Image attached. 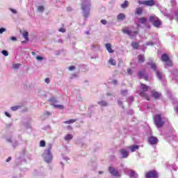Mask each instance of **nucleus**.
Returning a JSON list of instances; mask_svg holds the SVG:
<instances>
[{
    "label": "nucleus",
    "mask_w": 178,
    "mask_h": 178,
    "mask_svg": "<svg viewBox=\"0 0 178 178\" xmlns=\"http://www.w3.org/2000/svg\"><path fill=\"white\" fill-rule=\"evenodd\" d=\"M91 6V0H81V10H82V16L84 19L90 17Z\"/></svg>",
    "instance_id": "nucleus-1"
},
{
    "label": "nucleus",
    "mask_w": 178,
    "mask_h": 178,
    "mask_svg": "<svg viewBox=\"0 0 178 178\" xmlns=\"http://www.w3.org/2000/svg\"><path fill=\"white\" fill-rule=\"evenodd\" d=\"M51 149H52V144L49 143L47 145V149L44 150L42 155L46 163H51L52 162L53 156L52 152H51Z\"/></svg>",
    "instance_id": "nucleus-2"
},
{
    "label": "nucleus",
    "mask_w": 178,
    "mask_h": 178,
    "mask_svg": "<svg viewBox=\"0 0 178 178\" xmlns=\"http://www.w3.org/2000/svg\"><path fill=\"white\" fill-rule=\"evenodd\" d=\"M149 62L147 63V65L148 66H150L151 69L154 70V72H156V74L159 79V80H162L163 79V74L159 71H158V67H156V64L155 63L152 62V59H149Z\"/></svg>",
    "instance_id": "nucleus-3"
},
{
    "label": "nucleus",
    "mask_w": 178,
    "mask_h": 178,
    "mask_svg": "<svg viewBox=\"0 0 178 178\" xmlns=\"http://www.w3.org/2000/svg\"><path fill=\"white\" fill-rule=\"evenodd\" d=\"M140 89L142 90L139 92V95H140V97H143V98L147 99V101H149V95L146 93L147 91L149 90V86H147V85L142 83L140 85Z\"/></svg>",
    "instance_id": "nucleus-4"
},
{
    "label": "nucleus",
    "mask_w": 178,
    "mask_h": 178,
    "mask_svg": "<svg viewBox=\"0 0 178 178\" xmlns=\"http://www.w3.org/2000/svg\"><path fill=\"white\" fill-rule=\"evenodd\" d=\"M154 122L156 127H159V129H161V127L165 124V122L162 120V116L161 114H158L154 116Z\"/></svg>",
    "instance_id": "nucleus-5"
},
{
    "label": "nucleus",
    "mask_w": 178,
    "mask_h": 178,
    "mask_svg": "<svg viewBox=\"0 0 178 178\" xmlns=\"http://www.w3.org/2000/svg\"><path fill=\"white\" fill-rule=\"evenodd\" d=\"M161 60L162 62L165 63V65L168 67L172 66V60H170V58H169V56L166 54H163L161 56Z\"/></svg>",
    "instance_id": "nucleus-6"
},
{
    "label": "nucleus",
    "mask_w": 178,
    "mask_h": 178,
    "mask_svg": "<svg viewBox=\"0 0 178 178\" xmlns=\"http://www.w3.org/2000/svg\"><path fill=\"white\" fill-rule=\"evenodd\" d=\"M122 33L124 34H127V35H129V37H136L137 35V34H138V31H133L129 29V28H127V27L122 29Z\"/></svg>",
    "instance_id": "nucleus-7"
},
{
    "label": "nucleus",
    "mask_w": 178,
    "mask_h": 178,
    "mask_svg": "<svg viewBox=\"0 0 178 178\" xmlns=\"http://www.w3.org/2000/svg\"><path fill=\"white\" fill-rule=\"evenodd\" d=\"M146 178H159V174L156 170H150L145 175Z\"/></svg>",
    "instance_id": "nucleus-8"
},
{
    "label": "nucleus",
    "mask_w": 178,
    "mask_h": 178,
    "mask_svg": "<svg viewBox=\"0 0 178 178\" xmlns=\"http://www.w3.org/2000/svg\"><path fill=\"white\" fill-rule=\"evenodd\" d=\"M108 172L115 177H120V172H119L118 170L115 169V168L112 166L108 168Z\"/></svg>",
    "instance_id": "nucleus-9"
},
{
    "label": "nucleus",
    "mask_w": 178,
    "mask_h": 178,
    "mask_svg": "<svg viewBox=\"0 0 178 178\" xmlns=\"http://www.w3.org/2000/svg\"><path fill=\"white\" fill-rule=\"evenodd\" d=\"M148 143L150 145H156L159 143V140L155 136H150L148 138Z\"/></svg>",
    "instance_id": "nucleus-10"
},
{
    "label": "nucleus",
    "mask_w": 178,
    "mask_h": 178,
    "mask_svg": "<svg viewBox=\"0 0 178 178\" xmlns=\"http://www.w3.org/2000/svg\"><path fill=\"white\" fill-rule=\"evenodd\" d=\"M140 5H145L146 6H154L155 5V1L154 0H146L139 1Z\"/></svg>",
    "instance_id": "nucleus-11"
},
{
    "label": "nucleus",
    "mask_w": 178,
    "mask_h": 178,
    "mask_svg": "<svg viewBox=\"0 0 178 178\" xmlns=\"http://www.w3.org/2000/svg\"><path fill=\"white\" fill-rule=\"evenodd\" d=\"M120 153L121 154V158L123 159L128 158L129 156V151L126 149H122L120 150Z\"/></svg>",
    "instance_id": "nucleus-12"
},
{
    "label": "nucleus",
    "mask_w": 178,
    "mask_h": 178,
    "mask_svg": "<svg viewBox=\"0 0 178 178\" xmlns=\"http://www.w3.org/2000/svg\"><path fill=\"white\" fill-rule=\"evenodd\" d=\"M151 94L153 98H155L156 99H159V98L162 97V93L156 92L155 90H152Z\"/></svg>",
    "instance_id": "nucleus-13"
},
{
    "label": "nucleus",
    "mask_w": 178,
    "mask_h": 178,
    "mask_svg": "<svg viewBox=\"0 0 178 178\" xmlns=\"http://www.w3.org/2000/svg\"><path fill=\"white\" fill-rule=\"evenodd\" d=\"M139 77H144L145 80H148V75L145 74V70H140L138 72Z\"/></svg>",
    "instance_id": "nucleus-14"
},
{
    "label": "nucleus",
    "mask_w": 178,
    "mask_h": 178,
    "mask_svg": "<svg viewBox=\"0 0 178 178\" xmlns=\"http://www.w3.org/2000/svg\"><path fill=\"white\" fill-rule=\"evenodd\" d=\"M159 18L158 17H156V15H150L149 17V22L150 23H154L156 20L159 19Z\"/></svg>",
    "instance_id": "nucleus-15"
},
{
    "label": "nucleus",
    "mask_w": 178,
    "mask_h": 178,
    "mask_svg": "<svg viewBox=\"0 0 178 178\" xmlns=\"http://www.w3.org/2000/svg\"><path fill=\"white\" fill-rule=\"evenodd\" d=\"M106 49L109 54H113L114 52L113 49H112V45L111 44V43L106 44Z\"/></svg>",
    "instance_id": "nucleus-16"
},
{
    "label": "nucleus",
    "mask_w": 178,
    "mask_h": 178,
    "mask_svg": "<svg viewBox=\"0 0 178 178\" xmlns=\"http://www.w3.org/2000/svg\"><path fill=\"white\" fill-rule=\"evenodd\" d=\"M117 19H118V22H123V20H124L126 19V15L123 13H120L117 16Z\"/></svg>",
    "instance_id": "nucleus-17"
},
{
    "label": "nucleus",
    "mask_w": 178,
    "mask_h": 178,
    "mask_svg": "<svg viewBox=\"0 0 178 178\" xmlns=\"http://www.w3.org/2000/svg\"><path fill=\"white\" fill-rule=\"evenodd\" d=\"M139 148L140 146L138 145H134L129 147V149H131V152H136Z\"/></svg>",
    "instance_id": "nucleus-18"
},
{
    "label": "nucleus",
    "mask_w": 178,
    "mask_h": 178,
    "mask_svg": "<svg viewBox=\"0 0 178 178\" xmlns=\"http://www.w3.org/2000/svg\"><path fill=\"white\" fill-rule=\"evenodd\" d=\"M153 26L154 27H156L157 29H159V27H161V26H162V22L159 20V18L156 20L154 22H153Z\"/></svg>",
    "instance_id": "nucleus-19"
},
{
    "label": "nucleus",
    "mask_w": 178,
    "mask_h": 178,
    "mask_svg": "<svg viewBox=\"0 0 178 178\" xmlns=\"http://www.w3.org/2000/svg\"><path fill=\"white\" fill-rule=\"evenodd\" d=\"M171 135L170 136H167V140H173L175 138V129L173 128H170Z\"/></svg>",
    "instance_id": "nucleus-20"
},
{
    "label": "nucleus",
    "mask_w": 178,
    "mask_h": 178,
    "mask_svg": "<svg viewBox=\"0 0 178 178\" xmlns=\"http://www.w3.org/2000/svg\"><path fill=\"white\" fill-rule=\"evenodd\" d=\"M49 102H51V104H53V106L56 105V104H58V99L55 97H51L49 99Z\"/></svg>",
    "instance_id": "nucleus-21"
},
{
    "label": "nucleus",
    "mask_w": 178,
    "mask_h": 178,
    "mask_svg": "<svg viewBox=\"0 0 178 178\" xmlns=\"http://www.w3.org/2000/svg\"><path fill=\"white\" fill-rule=\"evenodd\" d=\"M138 60L139 63H143V62H145V57L144 56V55L140 54L138 56Z\"/></svg>",
    "instance_id": "nucleus-22"
},
{
    "label": "nucleus",
    "mask_w": 178,
    "mask_h": 178,
    "mask_svg": "<svg viewBox=\"0 0 178 178\" xmlns=\"http://www.w3.org/2000/svg\"><path fill=\"white\" fill-rule=\"evenodd\" d=\"M129 177L131 178H137L138 177V175L137 174V172H136V171H131L130 174H129Z\"/></svg>",
    "instance_id": "nucleus-23"
},
{
    "label": "nucleus",
    "mask_w": 178,
    "mask_h": 178,
    "mask_svg": "<svg viewBox=\"0 0 178 178\" xmlns=\"http://www.w3.org/2000/svg\"><path fill=\"white\" fill-rule=\"evenodd\" d=\"M121 8L122 9H126L127 8H129V1L125 0L122 4H121Z\"/></svg>",
    "instance_id": "nucleus-24"
},
{
    "label": "nucleus",
    "mask_w": 178,
    "mask_h": 178,
    "mask_svg": "<svg viewBox=\"0 0 178 178\" xmlns=\"http://www.w3.org/2000/svg\"><path fill=\"white\" fill-rule=\"evenodd\" d=\"M100 48H101V46L98 44H95L91 45V49H97V51H99Z\"/></svg>",
    "instance_id": "nucleus-25"
},
{
    "label": "nucleus",
    "mask_w": 178,
    "mask_h": 178,
    "mask_svg": "<svg viewBox=\"0 0 178 178\" xmlns=\"http://www.w3.org/2000/svg\"><path fill=\"white\" fill-rule=\"evenodd\" d=\"M98 105H100V106H108V102L102 100L97 102Z\"/></svg>",
    "instance_id": "nucleus-26"
},
{
    "label": "nucleus",
    "mask_w": 178,
    "mask_h": 178,
    "mask_svg": "<svg viewBox=\"0 0 178 178\" xmlns=\"http://www.w3.org/2000/svg\"><path fill=\"white\" fill-rule=\"evenodd\" d=\"M142 13H143V8L139 7L136 9L135 15H138L140 16V15H141Z\"/></svg>",
    "instance_id": "nucleus-27"
},
{
    "label": "nucleus",
    "mask_w": 178,
    "mask_h": 178,
    "mask_svg": "<svg viewBox=\"0 0 178 178\" xmlns=\"http://www.w3.org/2000/svg\"><path fill=\"white\" fill-rule=\"evenodd\" d=\"M72 139H73V135L72 134H67L65 136V141H70V140H72Z\"/></svg>",
    "instance_id": "nucleus-28"
},
{
    "label": "nucleus",
    "mask_w": 178,
    "mask_h": 178,
    "mask_svg": "<svg viewBox=\"0 0 178 178\" xmlns=\"http://www.w3.org/2000/svg\"><path fill=\"white\" fill-rule=\"evenodd\" d=\"M53 106L57 109H65V106L62 104H53Z\"/></svg>",
    "instance_id": "nucleus-29"
},
{
    "label": "nucleus",
    "mask_w": 178,
    "mask_h": 178,
    "mask_svg": "<svg viewBox=\"0 0 178 178\" xmlns=\"http://www.w3.org/2000/svg\"><path fill=\"white\" fill-rule=\"evenodd\" d=\"M131 47L134 48V49H137L139 44L136 42H131Z\"/></svg>",
    "instance_id": "nucleus-30"
},
{
    "label": "nucleus",
    "mask_w": 178,
    "mask_h": 178,
    "mask_svg": "<svg viewBox=\"0 0 178 178\" xmlns=\"http://www.w3.org/2000/svg\"><path fill=\"white\" fill-rule=\"evenodd\" d=\"M22 35H23L24 38L26 40V41H29V32L25 31V32L22 33Z\"/></svg>",
    "instance_id": "nucleus-31"
},
{
    "label": "nucleus",
    "mask_w": 178,
    "mask_h": 178,
    "mask_svg": "<svg viewBox=\"0 0 178 178\" xmlns=\"http://www.w3.org/2000/svg\"><path fill=\"white\" fill-rule=\"evenodd\" d=\"M20 106H15L10 107L11 111H13V112H16V111H18V109H20Z\"/></svg>",
    "instance_id": "nucleus-32"
},
{
    "label": "nucleus",
    "mask_w": 178,
    "mask_h": 178,
    "mask_svg": "<svg viewBox=\"0 0 178 178\" xmlns=\"http://www.w3.org/2000/svg\"><path fill=\"white\" fill-rule=\"evenodd\" d=\"M108 62H109L110 65H112V66L116 65V60H115V59H113V58H110Z\"/></svg>",
    "instance_id": "nucleus-33"
},
{
    "label": "nucleus",
    "mask_w": 178,
    "mask_h": 178,
    "mask_svg": "<svg viewBox=\"0 0 178 178\" xmlns=\"http://www.w3.org/2000/svg\"><path fill=\"white\" fill-rule=\"evenodd\" d=\"M147 22V18L145 17H140L139 19V23H141L142 24H144V23H146Z\"/></svg>",
    "instance_id": "nucleus-34"
},
{
    "label": "nucleus",
    "mask_w": 178,
    "mask_h": 178,
    "mask_svg": "<svg viewBox=\"0 0 178 178\" xmlns=\"http://www.w3.org/2000/svg\"><path fill=\"white\" fill-rule=\"evenodd\" d=\"M74 122H76V120H73V119L64 122V123H65L66 124H72V123H74Z\"/></svg>",
    "instance_id": "nucleus-35"
},
{
    "label": "nucleus",
    "mask_w": 178,
    "mask_h": 178,
    "mask_svg": "<svg viewBox=\"0 0 178 178\" xmlns=\"http://www.w3.org/2000/svg\"><path fill=\"white\" fill-rule=\"evenodd\" d=\"M24 126L26 129H31V124H30V122L24 123Z\"/></svg>",
    "instance_id": "nucleus-36"
},
{
    "label": "nucleus",
    "mask_w": 178,
    "mask_h": 178,
    "mask_svg": "<svg viewBox=\"0 0 178 178\" xmlns=\"http://www.w3.org/2000/svg\"><path fill=\"white\" fill-rule=\"evenodd\" d=\"M44 9H45V8H44L43 6H39L38 7V12H44Z\"/></svg>",
    "instance_id": "nucleus-37"
},
{
    "label": "nucleus",
    "mask_w": 178,
    "mask_h": 178,
    "mask_svg": "<svg viewBox=\"0 0 178 178\" xmlns=\"http://www.w3.org/2000/svg\"><path fill=\"white\" fill-rule=\"evenodd\" d=\"M20 66H22V65H20V63H17V64L13 65V67L15 70L19 69V67H20Z\"/></svg>",
    "instance_id": "nucleus-38"
},
{
    "label": "nucleus",
    "mask_w": 178,
    "mask_h": 178,
    "mask_svg": "<svg viewBox=\"0 0 178 178\" xmlns=\"http://www.w3.org/2000/svg\"><path fill=\"white\" fill-rule=\"evenodd\" d=\"M1 54L2 55H3L4 56H8L9 55V53L8 52V51L6 50H3L1 51Z\"/></svg>",
    "instance_id": "nucleus-39"
},
{
    "label": "nucleus",
    "mask_w": 178,
    "mask_h": 178,
    "mask_svg": "<svg viewBox=\"0 0 178 178\" xmlns=\"http://www.w3.org/2000/svg\"><path fill=\"white\" fill-rule=\"evenodd\" d=\"M118 104L120 106H122V108H124V106H123V102H122V101L120 99L118 100Z\"/></svg>",
    "instance_id": "nucleus-40"
},
{
    "label": "nucleus",
    "mask_w": 178,
    "mask_h": 178,
    "mask_svg": "<svg viewBox=\"0 0 178 178\" xmlns=\"http://www.w3.org/2000/svg\"><path fill=\"white\" fill-rule=\"evenodd\" d=\"M9 10L13 13V15H17V11L13 8H9Z\"/></svg>",
    "instance_id": "nucleus-41"
},
{
    "label": "nucleus",
    "mask_w": 178,
    "mask_h": 178,
    "mask_svg": "<svg viewBox=\"0 0 178 178\" xmlns=\"http://www.w3.org/2000/svg\"><path fill=\"white\" fill-rule=\"evenodd\" d=\"M52 115V113H51L49 111H44V116H51Z\"/></svg>",
    "instance_id": "nucleus-42"
},
{
    "label": "nucleus",
    "mask_w": 178,
    "mask_h": 178,
    "mask_svg": "<svg viewBox=\"0 0 178 178\" xmlns=\"http://www.w3.org/2000/svg\"><path fill=\"white\" fill-rule=\"evenodd\" d=\"M40 147H45V140H40Z\"/></svg>",
    "instance_id": "nucleus-43"
},
{
    "label": "nucleus",
    "mask_w": 178,
    "mask_h": 178,
    "mask_svg": "<svg viewBox=\"0 0 178 178\" xmlns=\"http://www.w3.org/2000/svg\"><path fill=\"white\" fill-rule=\"evenodd\" d=\"M122 95H127V90H121Z\"/></svg>",
    "instance_id": "nucleus-44"
},
{
    "label": "nucleus",
    "mask_w": 178,
    "mask_h": 178,
    "mask_svg": "<svg viewBox=\"0 0 178 178\" xmlns=\"http://www.w3.org/2000/svg\"><path fill=\"white\" fill-rule=\"evenodd\" d=\"M36 59H37V60H44V57H42L41 56H36Z\"/></svg>",
    "instance_id": "nucleus-45"
},
{
    "label": "nucleus",
    "mask_w": 178,
    "mask_h": 178,
    "mask_svg": "<svg viewBox=\"0 0 178 178\" xmlns=\"http://www.w3.org/2000/svg\"><path fill=\"white\" fill-rule=\"evenodd\" d=\"M5 31H6V29L3 27L0 29V34H3V33H5Z\"/></svg>",
    "instance_id": "nucleus-46"
},
{
    "label": "nucleus",
    "mask_w": 178,
    "mask_h": 178,
    "mask_svg": "<svg viewBox=\"0 0 178 178\" xmlns=\"http://www.w3.org/2000/svg\"><path fill=\"white\" fill-rule=\"evenodd\" d=\"M76 77H77V74H72V75L70 76V79L71 80H73V79H76Z\"/></svg>",
    "instance_id": "nucleus-47"
},
{
    "label": "nucleus",
    "mask_w": 178,
    "mask_h": 178,
    "mask_svg": "<svg viewBox=\"0 0 178 178\" xmlns=\"http://www.w3.org/2000/svg\"><path fill=\"white\" fill-rule=\"evenodd\" d=\"M58 31H60V33H66V29L64 28H60L58 29Z\"/></svg>",
    "instance_id": "nucleus-48"
},
{
    "label": "nucleus",
    "mask_w": 178,
    "mask_h": 178,
    "mask_svg": "<svg viewBox=\"0 0 178 178\" xmlns=\"http://www.w3.org/2000/svg\"><path fill=\"white\" fill-rule=\"evenodd\" d=\"M4 113L7 116V118H12V115H10V113H9V112L5 111Z\"/></svg>",
    "instance_id": "nucleus-49"
},
{
    "label": "nucleus",
    "mask_w": 178,
    "mask_h": 178,
    "mask_svg": "<svg viewBox=\"0 0 178 178\" xmlns=\"http://www.w3.org/2000/svg\"><path fill=\"white\" fill-rule=\"evenodd\" d=\"M100 22L102 24H104V26L108 23V22L106 19H102Z\"/></svg>",
    "instance_id": "nucleus-50"
},
{
    "label": "nucleus",
    "mask_w": 178,
    "mask_h": 178,
    "mask_svg": "<svg viewBox=\"0 0 178 178\" xmlns=\"http://www.w3.org/2000/svg\"><path fill=\"white\" fill-rule=\"evenodd\" d=\"M44 82L47 83V84H49V83H51V80L49 79V78H46L44 79Z\"/></svg>",
    "instance_id": "nucleus-51"
},
{
    "label": "nucleus",
    "mask_w": 178,
    "mask_h": 178,
    "mask_svg": "<svg viewBox=\"0 0 178 178\" xmlns=\"http://www.w3.org/2000/svg\"><path fill=\"white\" fill-rule=\"evenodd\" d=\"M106 95H107L108 97H110V99H113V95H112V93L108 92V93L106 94Z\"/></svg>",
    "instance_id": "nucleus-52"
},
{
    "label": "nucleus",
    "mask_w": 178,
    "mask_h": 178,
    "mask_svg": "<svg viewBox=\"0 0 178 178\" xmlns=\"http://www.w3.org/2000/svg\"><path fill=\"white\" fill-rule=\"evenodd\" d=\"M134 101V97L133 96L129 97V102L130 103L133 102Z\"/></svg>",
    "instance_id": "nucleus-53"
},
{
    "label": "nucleus",
    "mask_w": 178,
    "mask_h": 178,
    "mask_svg": "<svg viewBox=\"0 0 178 178\" xmlns=\"http://www.w3.org/2000/svg\"><path fill=\"white\" fill-rule=\"evenodd\" d=\"M148 45H151L152 47L154 45V43L152 41L147 42L146 43V46L148 47Z\"/></svg>",
    "instance_id": "nucleus-54"
},
{
    "label": "nucleus",
    "mask_w": 178,
    "mask_h": 178,
    "mask_svg": "<svg viewBox=\"0 0 178 178\" xmlns=\"http://www.w3.org/2000/svg\"><path fill=\"white\" fill-rule=\"evenodd\" d=\"M128 115H134V111L133 110H129L127 112Z\"/></svg>",
    "instance_id": "nucleus-55"
},
{
    "label": "nucleus",
    "mask_w": 178,
    "mask_h": 178,
    "mask_svg": "<svg viewBox=\"0 0 178 178\" xmlns=\"http://www.w3.org/2000/svg\"><path fill=\"white\" fill-rule=\"evenodd\" d=\"M6 140L7 143H13V141L12 140V138H7Z\"/></svg>",
    "instance_id": "nucleus-56"
},
{
    "label": "nucleus",
    "mask_w": 178,
    "mask_h": 178,
    "mask_svg": "<svg viewBox=\"0 0 178 178\" xmlns=\"http://www.w3.org/2000/svg\"><path fill=\"white\" fill-rule=\"evenodd\" d=\"M11 41H17V38L15 36L10 38Z\"/></svg>",
    "instance_id": "nucleus-57"
},
{
    "label": "nucleus",
    "mask_w": 178,
    "mask_h": 178,
    "mask_svg": "<svg viewBox=\"0 0 178 178\" xmlns=\"http://www.w3.org/2000/svg\"><path fill=\"white\" fill-rule=\"evenodd\" d=\"M76 69V67L74 65L69 67V70H74Z\"/></svg>",
    "instance_id": "nucleus-58"
},
{
    "label": "nucleus",
    "mask_w": 178,
    "mask_h": 178,
    "mask_svg": "<svg viewBox=\"0 0 178 178\" xmlns=\"http://www.w3.org/2000/svg\"><path fill=\"white\" fill-rule=\"evenodd\" d=\"M13 147H14V148H16V147H17V141H15L13 143Z\"/></svg>",
    "instance_id": "nucleus-59"
},
{
    "label": "nucleus",
    "mask_w": 178,
    "mask_h": 178,
    "mask_svg": "<svg viewBox=\"0 0 178 178\" xmlns=\"http://www.w3.org/2000/svg\"><path fill=\"white\" fill-rule=\"evenodd\" d=\"M175 19L177 20V22H178V11H177L175 13Z\"/></svg>",
    "instance_id": "nucleus-60"
},
{
    "label": "nucleus",
    "mask_w": 178,
    "mask_h": 178,
    "mask_svg": "<svg viewBox=\"0 0 178 178\" xmlns=\"http://www.w3.org/2000/svg\"><path fill=\"white\" fill-rule=\"evenodd\" d=\"M171 1V3L173 6H175V5H176V0H170Z\"/></svg>",
    "instance_id": "nucleus-61"
},
{
    "label": "nucleus",
    "mask_w": 178,
    "mask_h": 178,
    "mask_svg": "<svg viewBox=\"0 0 178 178\" xmlns=\"http://www.w3.org/2000/svg\"><path fill=\"white\" fill-rule=\"evenodd\" d=\"M10 161H12V157L10 156L6 160V162H10Z\"/></svg>",
    "instance_id": "nucleus-62"
},
{
    "label": "nucleus",
    "mask_w": 178,
    "mask_h": 178,
    "mask_svg": "<svg viewBox=\"0 0 178 178\" xmlns=\"http://www.w3.org/2000/svg\"><path fill=\"white\" fill-rule=\"evenodd\" d=\"M127 73L128 74H131V69H128Z\"/></svg>",
    "instance_id": "nucleus-63"
},
{
    "label": "nucleus",
    "mask_w": 178,
    "mask_h": 178,
    "mask_svg": "<svg viewBox=\"0 0 178 178\" xmlns=\"http://www.w3.org/2000/svg\"><path fill=\"white\" fill-rule=\"evenodd\" d=\"M175 112H176V113L178 114V106H177L175 108Z\"/></svg>",
    "instance_id": "nucleus-64"
}]
</instances>
